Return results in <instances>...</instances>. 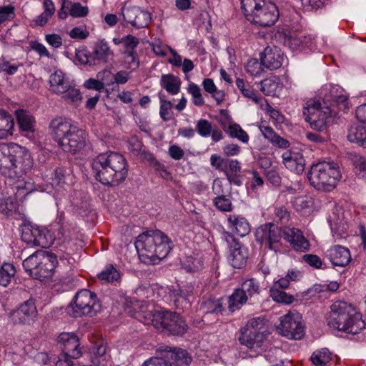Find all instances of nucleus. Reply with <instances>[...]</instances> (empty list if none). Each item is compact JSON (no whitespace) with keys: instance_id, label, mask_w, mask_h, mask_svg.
Here are the masks:
<instances>
[{"instance_id":"nucleus-1","label":"nucleus","mask_w":366,"mask_h":366,"mask_svg":"<svg viewBox=\"0 0 366 366\" xmlns=\"http://www.w3.org/2000/svg\"><path fill=\"white\" fill-rule=\"evenodd\" d=\"M32 165L31 155L25 148L15 143L1 144V174L9 178L6 184L18 191L24 190L26 182L20 178Z\"/></svg>"},{"instance_id":"nucleus-2","label":"nucleus","mask_w":366,"mask_h":366,"mask_svg":"<svg viewBox=\"0 0 366 366\" xmlns=\"http://www.w3.org/2000/svg\"><path fill=\"white\" fill-rule=\"evenodd\" d=\"M92 167L96 179L103 184L118 185L127 175L126 159L117 152L100 154L93 159Z\"/></svg>"},{"instance_id":"nucleus-3","label":"nucleus","mask_w":366,"mask_h":366,"mask_svg":"<svg viewBox=\"0 0 366 366\" xmlns=\"http://www.w3.org/2000/svg\"><path fill=\"white\" fill-rule=\"evenodd\" d=\"M50 128L54 139L64 152L76 154L85 147L86 134L69 121L54 119L50 123Z\"/></svg>"},{"instance_id":"nucleus-4","label":"nucleus","mask_w":366,"mask_h":366,"mask_svg":"<svg viewBox=\"0 0 366 366\" xmlns=\"http://www.w3.org/2000/svg\"><path fill=\"white\" fill-rule=\"evenodd\" d=\"M139 257L144 261L164 259L172 247L169 238L159 230H152L139 234L135 242Z\"/></svg>"},{"instance_id":"nucleus-5","label":"nucleus","mask_w":366,"mask_h":366,"mask_svg":"<svg viewBox=\"0 0 366 366\" xmlns=\"http://www.w3.org/2000/svg\"><path fill=\"white\" fill-rule=\"evenodd\" d=\"M327 325L334 329L357 334L364 327L362 315L345 301H337L331 307Z\"/></svg>"},{"instance_id":"nucleus-6","label":"nucleus","mask_w":366,"mask_h":366,"mask_svg":"<svg viewBox=\"0 0 366 366\" xmlns=\"http://www.w3.org/2000/svg\"><path fill=\"white\" fill-rule=\"evenodd\" d=\"M242 9L247 21L263 27L274 25L280 16L272 0H242Z\"/></svg>"},{"instance_id":"nucleus-7","label":"nucleus","mask_w":366,"mask_h":366,"mask_svg":"<svg viewBox=\"0 0 366 366\" xmlns=\"http://www.w3.org/2000/svg\"><path fill=\"white\" fill-rule=\"evenodd\" d=\"M310 184L318 190L331 191L341 178L337 164L322 162L314 164L308 174Z\"/></svg>"},{"instance_id":"nucleus-8","label":"nucleus","mask_w":366,"mask_h":366,"mask_svg":"<svg viewBox=\"0 0 366 366\" xmlns=\"http://www.w3.org/2000/svg\"><path fill=\"white\" fill-rule=\"evenodd\" d=\"M126 311L145 325H152L158 330H164L172 312L155 310L152 305H144L139 301L127 303Z\"/></svg>"},{"instance_id":"nucleus-9","label":"nucleus","mask_w":366,"mask_h":366,"mask_svg":"<svg viewBox=\"0 0 366 366\" xmlns=\"http://www.w3.org/2000/svg\"><path fill=\"white\" fill-rule=\"evenodd\" d=\"M56 262L55 255L47 251L39 250L24 259L22 264L30 276L41 280L52 276Z\"/></svg>"},{"instance_id":"nucleus-10","label":"nucleus","mask_w":366,"mask_h":366,"mask_svg":"<svg viewBox=\"0 0 366 366\" xmlns=\"http://www.w3.org/2000/svg\"><path fill=\"white\" fill-rule=\"evenodd\" d=\"M335 113L336 112L329 107L322 106L320 101L315 99L308 100L303 109L305 120L310 123L313 129L318 132L325 130L328 119L332 114Z\"/></svg>"},{"instance_id":"nucleus-11","label":"nucleus","mask_w":366,"mask_h":366,"mask_svg":"<svg viewBox=\"0 0 366 366\" xmlns=\"http://www.w3.org/2000/svg\"><path fill=\"white\" fill-rule=\"evenodd\" d=\"M71 307L74 317H78L96 315L100 310L101 305L94 292L81 290L76 294Z\"/></svg>"},{"instance_id":"nucleus-12","label":"nucleus","mask_w":366,"mask_h":366,"mask_svg":"<svg viewBox=\"0 0 366 366\" xmlns=\"http://www.w3.org/2000/svg\"><path fill=\"white\" fill-rule=\"evenodd\" d=\"M277 330L280 335L290 339H301L305 332L302 317L297 312H289L282 317Z\"/></svg>"},{"instance_id":"nucleus-13","label":"nucleus","mask_w":366,"mask_h":366,"mask_svg":"<svg viewBox=\"0 0 366 366\" xmlns=\"http://www.w3.org/2000/svg\"><path fill=\"white\" fill-rule=\"evenodd\" d=\"M37 310L34 302L29 300L9 313L10 321L15 325H30L34 321Z\"/></svg>"},{"instance_id":"nucleus-14","label":"nucleus","mask_w":366,"mask_h":366,"mask_svg":"<svg viewBox=\"0 0 366 366\" xmlns=\"http://www.w3.org/2000/svg\"><path fill=\"white\" fill-rule=\"evenodd\" d=\"M283 232L277 226L267 223L257 228L255 232L256 239L264 244L271 249H276V244L280 240Z\"/></svg>"},{"instance_id":"nucleus-15","label":"nucleus","mask_w":366,"mask_h":366,"mask_svg":"<svg viewBox=\"0 0 366 366\" xmlns=\"http://www.w3.org/2000/svg\"><path fill=\"white\" fill-rule=\"evenodd\" d=\"M356 116L359 123L350 129L347 138L350 142L360 143L366 147V104L357 108Z\"/></svg>"},{"instance_id":"nucleus-16","label":"nucleus","mask_w":366,"mask_h":366,"mask_svg":"<svg viewBox=\"0 0 366 366\" xmlns=\"http://www.w3.org/2000/svg\"><path fill=\"white\" fill-rule=\"evenodd\" d=\"M124 20L137 28L147 26L151 21V14L138 6H124L122 11Z\"/></svg>"},{"instance_id":"nucleus-17","label":"nucleus","mask_w":366,"mask_h":366,"mask_svg":"<svg viewBox=\"0 0 366 366\" xmlns=\"http://www.w3.org/2000/svg\"><path fill=\"white\" fill-rule=\"evenodd\" d=\"M58 341L62 345V355L70 358L77 359L81 357L79 338L73 333L63 332L59 335Z\"/></svg>"},{"instance_id":"nucleus-18","label":"nucleus","mask_w":366,"mask_h":366,"mask_svg":"<svg viewBox=\"0 0 366 366\" xmlns=\"http://www.w3.org/2000/svg\"><path fill=\"white\" fill-rule=\"evenodd\" d=\"M283 164L287 169L296 174H301L305 167V160L302 154L297 150H289L282 154Z\"/></svg>"},{"instance_id":"nucleus-19","label":"nucleus","mask_w":366,"mask_h":366,"mask_svg":"<svg viewBox=\"0 0 366 366\" xmlns=\"http://www.w3.org/2000/svg\"><path fill=\"white\" fill-rule=\"evenodd\" d=\"M260 59L264 66L272 70L279 69L282 66L284 56L279 48L267 46L261 54Z\"/></svg>"},{"instance_id":"nucleus-20","label":"nucleus","mask_w":366,"mask_h":366,"mask_svg":"<svg viewBox=\"0 0 366 366\" xmlns=\"http://www.w3.org/2000/svg\"><path fill=\"white\" fill-rule=\"evenodd\" d=\"M88 12V7L82 6L80 3L63 0L58 11V16L61 19H65L69 14L74 18H81L86 16Z\"/></svg>"},{"instance_id":"nucleus-21","label":"nucleus","mask_w":366,"mask_h":366,"mask_svg":"<svg viewBox=\"0 0 366 366\" xmlns=\"http://www.w3.org/2000/svg\"><path fill=\"white\" fill-rule=\"evenodd\" d=\"M326 257L334 266L345 267L350 262L351 256L349 249L345 247L335 245L326 252Z\"/></svg>"},{"instance_id":"nucleus-22","label":"nucleus","mask_w":366,"mask_h":366,"mask_svg":"<svg viewBox=\"0 0 366 366\" xmlns=\"http://www.w3.org/2000/svg\"><path fill=\"white\" fill-rule=\"evenodd\" d=\"M285 238L292 247L300 252H305L310 247L309 242L303 236L302 232L296 228H286L283 231Z\"/></svg>"},{"instance_id":"nucleus-23","label":"nucleus","mask_w":366,"mask_h":366,"mask_svg":"<svg viewBox=\"0 0 366 366\" xmlns=\"http://www.w3.org/2000/svg\"><path fill=\"white\" fill-rule=\"evenodd\" d=\"M164 357L173 363V366H189L192 358L189 356L187 352L184 350L178 349L172 350L171 347H165L164 349H159Z\"/></svg>"},{"instance_id":"nucleus-24","label":"nucleus","mask_w":366,"mask_h":366,"mask_svg":"<svg viewBox=\"0 0 366 366\" xmlns=\"http://www.w3.org/2000/svg\"><path fill=\"white\" fill-rule=\"evenodd\" d=\"M50 90L51 92L60 95L68 89L69 81L65 74L60 70L55 71L49 77Z\"/></svg>"},{"instance_id":"nucleus-25","label":"nucleus","mask_w":366,"mask_h":366,"mask_svg":"<svg viewBox=\"0 0 366 366\" xmlns=\"http://www.w3.org/2000/svg\"><path fill=\"white\" fill-rule=\"evenodd\" d=\"M263 340V335L260 332L251 330L250 328L244 327L242 331L239 340L241 344L244 345L249 348L260 347V343Z\"/></svg>"},{"instance_id":"nucleus-26","label":"nucleus","mask_w":366,"mask_h":366,"mask_svg":"<svg viewBox=\"0 0 366 366\" xmlns=\"http://www.w3.org/2000/svg\"><path fill=\"white\" fill-rule=\"evenodd\" d=\"M167 323L164 330L168 331L171 335H182L188 329L184 320L175 312H172V315Z\"/></svg>"},{"instance_id":"nucleus-27","label":"nucleus","mask_w":366,"mask_h":366,"mask_svg":"<svg viewBox=\"0 0 366 366\" xmlns=\"http://www.w3.org/2000/svg\"><path fill=\"white\" fill-rule=\"evenodd\" d=\"M113 54V51L111 50L108 43L105 40L102 39L94 44L92 57L94 61L106 63Z\"/></svg>"},{"instance_id":"nucleus-28","label":"nucleus","mask_w":366,"mask_h":366,"mask_svg":"<svg viewBox=\"0 0 366 366\" xmlns=\"http://www.w3.org/2000/svg\"><path fill=\"white\" fill-rule=\"evenodd\" d=\"M23 241L31 245L46 247L44 237L42 236L40 231L36 228L26 227L21 233Z\"/></svg>"},{"instance_id":"nucleus-29","label":"nucleus","mask_w":366,"mask_h":366,"mask_svg":"<svg viewBox=\"0 0 366 366\" xmlns=\"http://www.w3.org/2000/svg\"><path fill=\"white\" fill-rule=\"evenodd\" d=\"M17 123L22 132L28 134L34 132L35 120L33 116L24 110L18 109L15 111Z\"/></svg>"},{"instance_id":"nucleus-30","label":"nucleus","mask_w":366,"mask_h":366,"mask_svg":"<svg viewBox=\"0 0 366 366\" xmlns=\"http://www.w3.org/2000/svg\"><path fill=\"white\" fill-rule=\"evenodd\" d=\"M228 222L231 230L233 232H236L240 237L247 235L250 231L249 224L244 217L231 215L228 218Z\"/></svg>"},{"instance_id":"nucleus-31","label":"nucleus","mask_w":366,"mask_h":366,"mask_svg":"<svg viewBox=\"0 0 366 366\" xmlns=\"http://www.w3.org/2000/svg\"><path fill=\"white\" fill-rule=\"evenodd\" d=\"M230 264L234 268H241L247 259L246 252L242 250L238 244H235L233 248L230 249V253L228 257Z\"/></svg>"},{"instance_id":"nucleus-32","label":"nucleus","mask_w":366,"mask_h":366,"mask_svg":"<svg viewBox=\"0 0 366 366\" xmlns=\"http://www.w3.org/2000/svg\"><path fill=\"white\" fill-rule=\"evenodd\" d=\"M43 8L44 12L36 19V24L39 26L45 25L54 15L56 10L54 4L51 0H44Z\"/></svg>"},{"instance_id":"nucleus-33","label":"nucleus","mask_w":366,"mask_h":366,"mask_svg":"<svg viewBox=\"0 0 366 366\" xmlns=\"http://www.w3.org/2000/svg\"><path fill=\"white\" fill-rule=\"evenodd\" d=\"M332 360V354L327 348L315 351L311 356V361L315 366H325Z\"/></svg>"},{"instance_id":"nucleus-34","label":"nucleus","mask_w":366,"mask_h":366,"mask_svg":"<svg viewBox=\"0 0 366 366\" xmlns=\"http://www.w3.org/2000/svg\"><path fill=\"white\" fill-rule=\"evenodd\" d=\"M16 268L12 263H4L1 265V286L6 287L15 282Z\"/></svg>"},{"instance_id":"nucleus-35","label":"nucleus","mask_w":366,"mask_h":366,"mask_svg":"<svg viewBox=\"0 0 366 366\" xmlns=\"http://www.w3.org/2000/svg\"><path fill=\"white\" fill-rule=\"evenodd\" d=\"M248 296L243 293L239 289L236 290L229 297L228 301V307L230 311L234 312L239 309L242 305L246 303Z\"/></svg>"},{"instance_id":"nucleus-36","label":"nucleus","mask_w":366,"mask_h":366,"mask_svg":"<svg viewBox=\"0 0 366 366\" xmlns=\"http://www.w3.org/2000/svg\"><path fill=\"white\" fill-rule=\"evenodd\" d=\"M161 83L162 86L172 94H177L179 92L180 81L172 75L162 76Z\"/></svg>"},{"instance_id":"nucleus-37","label":"nucleus","mask_w":366,"mask_h":366,"mask_svg":"<svg viewBox=\"0 0 366 366\" xmlns=\"http://www.w3.org/2000/svg\"><path fill=\"white\" fill-rule=\"evenodd\" d=\"M14 127L13 117L6 112L1 110V139L12 135Z\"/></svg>"},{"instance_id":"nucleus-38","label":"nucleus","mask_w":366,"mask_h":366,"mask_svg":"<svg viewBox=\"0 0 366 366\" xmlns=\"http://www.w3.org/2000/svg\"><path fill=\"white\" fill-rule=\"evenodd\" d=\"M239 290L248 296V299H252L259 294V286L254 279L245 280Z\"/></svg>"},{"instance_id":"nucleus-39","label":"nucleus","mask_w":366,"mask_h":366,"mask_svg":"<svg viewBox=\"0 0 366 366\" xmlns=\"http://www.w3.org/2000/svg\"><path fill=\"white\" fill-rule=\"evenodd\" d=\"M98 277L106 282H119L120 273L114 266L109 265L98 274Z\"/></svg>"},{"instance_id":"nucleus-40","label":"nucleus","mask_w":366,"mask_h":366,"mask_svg":"<svg viewBox=\"0 0 366 366\" xmlns=\"http://www.w3.org/2000/svg\"><path fill=\"white\" fill-rule=\"evenodd\" d=\"M269 292L270 297L277 302L289 305L295 301V297L292 295H290L278 288L272 287Z\"/></svg>"},{"instance_id":"nucleus-41","label":"nucleus","mask_w":366,"mask_h":366,"mask_svg":"<svg viewBox=\"0 0 366 366\" xmlns=\"http://www.w3.org/2000/svg\"><path fill=\"white\" fill-rule=\"evenodd\" d=\"M61 95H62L61 98L64 102L77 103L81 100V96L79 90L72 86L71 84Z\"/></svg>"},{"instance_id":"nucleus-42","label":"nucleus","mask_w":366,"mask_h":366,"mask_svg":"<svg viewBox=\"0 0 366 366\" xmlns=\"http://www.w3.org/2000/svg\"><path fill=\"white\" fill-rule=\"evenodd\" d=\"M242 94L244 97L251 99L259 107L267 106L266 99L259 96L249 85L247 86V88L242 91Z\"/></svg>"},{"instance_id":"nucleus-43","label":"nucleus","mask_w":366,"mask_h":366,"mask_svg":"<svg viewBox=\"0 0 366 366\" xmlns=\"http://www.w3.org/2000/svg\"><path fill=\"white\" fill-rule=\"evenodd\" d=\"M229 134L232 137L237 138L242 142H247L249 137L239 124H233L229 126Z\"/></svg>"},{"instance_id":"nucleus-44","label":"nucleus","mask_w":366,"mask_h":366,"mask_svg":"<svg viewBox=\"0 0 366 366\" xmlns=\"http://www.w3.org/2000/svg\"><path fill=\"white\" fill-rule=\"evenodd\" d=\"M213 202L216 207L223 212H230L232 209V204L231 200L225 195L216 197Z\"/></svg>"},{"instance_id":"nucleus-45","label":"nucleus","mask_w":366,"mask_h":366,"mask_svg":"<svg viewBox=\"0 0 366 366\" xmlns=\"http://www.w3.org/2000/svg\"><path fill=\"white\" fill-rule=\"evenodd\" d=\"M188 92L193 97V103L194 105L202 106L204 104V101L199 86L193 83L189 84Z\"/></svg>"},{"instance_id":"nucleus-46","label":"nucleus","mask_w":366,"mask_h":366,"mask_svg":"<svg viewBox=\"0 0 366 366\" xmlns=\"http://www.w3.org/2000/svg\"><path fill=\"white\" fill-rule=\"evenodd\" d=\"M262 61L259 62L257 59H252L248 61L245 69L248 73L252 76H259L263 71Z\"/></svg>"},{"instance_id":"nucleus-47","label":"nucleus","mask_w":366,"mask_h":366,"mask_svg":"<svg viewBox=\"0 0 366 366\" xmlns=\"http://www.w3.org/2000/svg\"><path fill=\"white\" fill-rule=\"evenodd\" d=\"M196 129L200 136L205 137L211 134L212 126L209 121L202 119L197 122Z\"/></svg>"},{"instance_id":"nucleus-48","label":"nucleus","mask_w":366,"mask_h":366,"mask_svg":"<svg viewBox=\"0 0 366 366\" xmlns=\"http://www.w3.org/2000/svg\"><path fill=\"white\" fill-rule=\"evenodd\" d=\"M279 88V83L274 79H268L262 81V90L267 94H275Z\"/></svg>"},{"instance_id":"nucleus-49","label":"nucleus","mask_w":366,"mask_h":366,"mask_svg":"<svg viewBox=\"0 0 366 366\" xmlns=\"http://www.w3.org/2000/svg\"><path fill=\"white\" fill-rule=\"evenodd\" d=\"M142 366H173V363L167 360L162 355L161 357H152L146 360Z\"/></svg>"},{"instance_id":"nucleus-50","label":"nucleus","mask_w":366,"mask_h":366,"mask_svg":"<svg viewBox=\"0 0 366 366\" xmlns=\"http://www.w3.org/2000/svg\"><path fill=\"white\" fill-rule=\"evenodd\" d=\"M211 165L216 169L224 172L229 177L227 169L226 168V159L217 154H212L210 157Z\"/></svg>"},{"instance_id":"nucleus-51","label":"nucleus","mask_w":366,"mask_h":366,"mask_svg":"<svg viewBox=\"0 0 366 366\" xmlns=\"http://www.w3.org/2000/svg\"><path fill=\"white\" fill-rule=\"evenodd\" d=\"M348 158L360 171H366V159L356 153H349Z\"/></svg>"},{"instance_id":"nucleus-52","label":"nucleus","mask_w":366,"mask_h":366,"mask_svg":"<svg viewBox=\"0 0 366 366\" xmlns=\"http://www.w3.org/2000/svg\"><path fill=\"white\" fill-rule=\"evenodd\" d=\"M293 204L297 210L302 211L310 208L312 201L307 197H298L294 199Z\"/></svg>"},{"instance_id":"nucleus-53","label":"nucleus","mask_w":366,"mask_h":366,"mask_svg":"<svg viewBox=\"0 0 366 366\" xmlns=\"http://www.w3.org/2000/svg\"><path fill=\"white\" fill-rule=\"evenodd\" d=\"M265 322V319L263 317H254L247 322L245 327L250 328L251 330L260 332V330L264 327Z\"/></svg>"},{"instance_id":"nucleus-54","label":"nucleus","mask_w":366,"mask_h":366,"mask_svg":"<svg viewBox=\"0 0 366 366\" xmlns=\"http://www.w3.org/2000/svg\"><path fill=\"white\" fill-rule=\"evenodd\" d=\"M124 62L127 64V68L131 69H135L139 65L134 51H127L124 53Z\"/></svg>"},{"instance_id":"nucleus-55","label":"nucleus","mask_w":366,"mask_h":366,"mask_svg":"<svg viewBox=\"0 0 366 366\" xmlns=\"http://www.w3.org/2000/svg\"><path fill=\"white\" fill-rule=\"evenodd\" d=\"M307 38L302 34L291 35L288 37V44L290 46L298 48L306 44Z\"/></svg>"},{"instance_id":"nucleus-56","label":"nucleus","mask_w":366,"mask_h":366,"mask_svg":"<svg viewBox=\"0 0 366 366\" xmlns=\"http://www.w3.org/2000/svg\"><path fill=\"white\" fill-rule=\"evenodd\" d=\"M266 107H259V108L266 112L269 116L274 119L277 122H283V116H282L278 111L273 109L266 101Z\"/></svg>"},{"instance_id":"nucleus-57","label":"nucleus","mask_w":366,"mask_h":366,"mask_svg":"<svg viewBox=\"0 0 366 366\" xmlns=\"http://www.w3.org/2000/svg\"><path fill=\"white\" fill-rule=\"evenodd\" d=\"M227 186L228 184L227 182L219 179H215L212 185L213 192L217 195V197L224 195V189Z\"/></svg>"},{"instance_id":"nucleus-58","label":"nucleus","mask_w":366,"mask_h":366,"mask_svg":"<svg viewBox=\"0 0 366 366\" xmlns=\"http://www.w3.org/2000/svg\"><path fill=\"white\" fill-rule=\"evenodd\" d=\"M172 103L169 101L161 100L159 114L164 121H168L171 119L169 111L172 109Z\"/></svg>"},{"instance_id":"nucleus-59","label":"nucleus","mask_w":366,"mask_h":366,"mask_svg":"<svg viewBox=\"0 0 366 366\" xmlns=\"http://www.w3.org/2000/svg\"><path fill=\"white\" fill-rule=\"evenodd\" d=\"M15 16L14 7L8 5L1 7V23L4 21L13 19Z\"/></svg>"},{"instance_id":"nucleus-60","label":"nucleus","mask_w":366,"mask_h":366,"mask_svg":"<svg viewBox=\"0 0 366 366\" xmlns=\"http://www.w3.org/2000/svg\"><path fill=\"white\" fill-rule=\"evenodd\" d=\"M303 259L308 264L315 268H320L322 266V261L316 254H305L303 256Z\"/></svg>"},{"instance_id":"nucleus-61","label":"nucleus","mask_w":366,"mask_h":366,"mask_svg":"<svg viewBox=\"0 0 366 366\" xmlns=\"http://www.w3.org/2000/svg\"><path fill=\"white\" fill-rule=\"evenodd\" d=\"M30 46L31 48L36 52H37L41 56H45L47 57H50L49 51L42 44H40L38 41H34L30 43Z\"/></svg>"},{"instance_id":"nucleus-62","label":"nucleus","mask_w":366,"mask_h":366,"mask_svg":"<svg viewBox=\"0 0 366 366\" xmlns=\"http://www.w3.org/2000/svg\"><path fill=\"white\" fill-rule=\"evenodd\" d=\"M89 35V33L80 27H75L69 32V36L72 39H85Z\"/></svg>"},{"instance_id":"nucleus-63","label":"nucleus","mask_w":366,"mask_h":366,"mask_svg":"<svg viewBox=\"0 0 366 366\" xmlns=\"http://www.w3.org/2000/svg\"><path fill=\"white\" fill-rule=\"evenodd\" d=\"M129 79V72L122 70L114 75V82L118 84H126Z\"/></svg>"},{"instance_id":"nucleus-64","label":"nucleus","mask_w":366,"mask_h":366,"mask_svg":"<svg viewBox=\"0 0 366 366\" xmlns=\"http://www.w3.org/2000/svg\"><path fill=\"white\" fill-rule=\"evenodd\" d=\"M334 104L339 107L340 109L346 111L349 109V103L347 96L339 95L334 99Z\"/></svg>"}]
</instances>
